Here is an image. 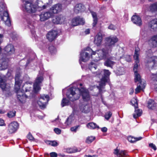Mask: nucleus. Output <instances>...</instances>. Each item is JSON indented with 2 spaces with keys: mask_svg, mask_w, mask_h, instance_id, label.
<instances>
[{
  "mask_svg": "<svg viewBox=\"0 0 157 157\" xmlns=\"http://www.w3.org/2000/svg\"><path fill=\"white\" fill-rule=\"evenodd\" d=\"M74 85H76L77 88L74 86L68 89L66 93L67 97L70 101H74L79 99L80 94L83 102H80L78 108L77 105H72L71 107L73 112L75 113L80 111L85 113L89 112L91 110V98L88 90L85 88L82 83H78L77 84L74 83Z\"/></svg>",
  "mask_w": 157,
  "mask_h": 157,
  "instance_id": "f257e3e1",
  "label": "nucleus"
},
{
  "mask_svg": "<svg viewBox=\"0 0 157 157\" xmlns=\"http://www.w3.org/2000/svg\"><path fill=\"white\" fill-rule=\"evenodd\" d=\"M107 54L108 52H106L105 49H98L93 51L90 48L87 47L81 51L79 63L81 64V62H86L90 58L94 61H98L105 59Z\"/></svg>",
  "mask_w": 157,
  "mask_h": 157,
  "instance_id": "f03ea898",
  "label": "nucleus"
},
{
  "mask_svg": "<svg viewBox=\"0 0 157 157\" xmlns=\"http://www.w3.org/2000/svg\"><path fill=\"white\" fill-rule=\"evenodd\" d=\"M23 4L21 5V9L24 12L29 13H33L37 11H40L45 9L47 6L43 5L41 1H37L36 3H32V0H22Z\"/></svg>",
  "mask_w": 157,
  "mask_h": 157,
  "instance_id": "7ed1b4c3",
  "label": "nucleus"
},
{
  "mask_svg": "<svg viewBox=\"0 0 157 157\" xmlns=\"http://www.w3.org/2000/svg\"><path fill=\"white\" fill-rule=\"evenodd\" d=\"M22 81L21 78V75L19 73H17L15 77L14 88L17 93L18 99L22 103H24L27 97L24 94V91L20 89V86Z\"/></svg>",
  "mask_w": 157,
  "mask_h": 157,
  "instance_id": "20e7f679",
  "label": "nucleus"
},
{
  "mask_svg": "<svg viewBox=\"0 0 157 157\" xmlns=\"http://www.w3.org/2000/svg\"><path fill=\"white\" fill-rule=\"evenodd\" d=\"M111 74L109 70L104 69L99 70L96 72V76L101 78L100 82V86L98 87L99 92H101V88L105 86V83L109 82V76Z\"/></svg>",
  "mask_w": 157,
  "mask_h": 157,
  "instance_id": "39448f33",
  "label": "nucleus"
},
{
  "mask_svg": "<svg viewBox=\"0 0 157 157\" xmlns=\"http://www.w3.org/2000/svg\"><path fill=\"white\" fill-rule=\"evenodd\" d=\"M134 75L135 82H138L137 84V87L135 90V93L136 94L139 93L141 90L144 91L146 83L144 81L142 80L140 76L137 71H135Z\"/></svg>",
  "mask_w": 157,
  "mask_h": 157,
  "instance_id": "423d86ee",
  "label": "nucleus"
},
{
  "mask_svg": "<svg viewBox=\"0 0 157 157\" xmlns=\"http://www.w3.org/2000/svg\"><path fill=\"white\" fill-rule=\"evenodd\" d=\"M106 41V45L109 47V49L103 48L101 49H105L106 52H108L107 57L108 56L109 53L111 51V47L112 46L114 45L118 41V39L116 36L111 35L109 36L106 37L105 38Z\"/></svg>",
  "mask_w": 157,
  "mask_h": 157,
  "instance_id": "0eeeda50",
  "label": "nucleus"
},
{
  "mask_svg": "<svg viewBox=\"0 0 157 157\" xmlns=\"http://www.w3.org/2000/svg\"><path fill=\"white\" fill-rule=\"evenodd\" d=\"M49 100V97L48 95H41L37 103L40 107L42 109L45 108L46 104Z\"/></svg>",
  "mask_w": 157,
  "mask_h": 157,
  "instance_id": "6e6552de",
  "label": "nucleus"
},
{
  "mask_svg": "<svg viewBox=\"0 0 157 157\" xmlns=\"http://www.w3.org/2000/svg\"><path fill=\"white\" fill-rule=\"evenodd\" d=\"M42 76L38 75L33 85V91L35 93L38 92L40 89V84L43 80Z\"/></svg>",
  "mask_w": 157,
  "mask_h": 157,
  "instance_id": "1a4fd4ad",
  "label": "nucleus"
},
{
  "mask_svg": "<svg viewBox=\"0 0 157 157\" xmlns=\"http://www.w3.org/2000/svg\"><path fill=\"white\" fill-rule=\"evenodd\" d=\"M147 63L149 66L152 68L156 69L157 67V57L155 56H148L147 57Z\"/></svg>",
  "mask_w": 157,
  "mask_h": 157,
  "instance_id": "9d476101",
  "label": "nucleus"
},
{
  "mask_svg": "<svg viewBox=\"0 0 157 157\" xmlns=\"http://www.w3.org/2000/svg\"><path fill=\"white\" fill-rule=\"evenodd\" d=\"M18 127L19 124L17 122H12L8 125L7 131L9 134L14 133L18 129Z\"/></svg>",
  "mask_w": 157,
  "mask_h": 157,
  "instance_id": "9b49d317",
  "label": "nucleus"
},
{
  "mask_svg": "<svg viewBox=\"0 0 157 157\" xmlns=\"http://www.w3.org/2000/svg\"><path fill=\"white\" fill-rule=\"evenodd\" d=\"M85 22V20L83 18L80 16H77L72 19L71 24L72 26H75L78 25H83Z\"/></svg>",
  "mask_w": 157,
  "mask_h": 157,
  "instance_id": "f8f14e48",
  "label": "nucleus"
},
{
  "mask_svg": "<svg viewBox=\"0 0 157 157\" xmlns=\"http://www.w3.org/2000/svg\"><path fill=\"white\" fill-rule=\"evenodd\" d=\"M8 60L2 56L0 53V70H4L7 68L8 67Z\"/></svg>",
  "mask_w": 157,
  "mask_h": 157,
  "instance_id": "ddd939ff",
  "label": "nucleus"
},
{
  "mask_svg": "<svg viewBox=\"0 0 157 157\" xmlns=\"http://www.w3.org/2000/svg\"><path fill=\"white\" fill-rule=\"evenodd\" d=\"M140 55V49L139 48H136L135 49L134 54V55L133 57L135 60V62L136 63L133 67V71L134 72L135 71H137V68L138 67V63L139 62V56Z\"/></svg>",
  "mask_w": 157,
  "mask_h": 157,
  "instance_id": "4468645a",
  "label": "nucleus"
},
{
  "mask_svg": "<svg viewBox=\"0 0 157 157\" xmlns=\"http://www.w3.org/2000/svg\"><path fill=\"white\" fill-rule=\"evenodd\" d=\"M66 21V17L61 15L56 16L52 19L53 22L56 24H63Z\"/></svg>",
  "mask_w": 157,
  "mask_h": 157,
  "instance_id": "2eb2a0df",
  "label": "nucleus"
},
{
  "mask_svg": "<svg viewBox=\"0 0 157 157\" xmlns=\"http://www.w3.org/2000/svg\"><path fill=\"white\" fill-rule=\"evenodd\" d=\"M53 16V13L50 11L42 13L40 15V21H44Z\"/></svg>",
  "mask_w": 157,
  "mask_h": 157,
  "instance_id": "dca6fc26",
  "label": "nucleus"
},
{
  "mask_svg": "<svg viewBox=\"0 0 157 157\" xmlns=\"http://www.w3.org/2000/svg\"><path fill=\"white\" fill-rule=\"evenodd\" d=\"M85 10L86 7L84 5L81 3L76 4L74 6V12L76 13L83 12Z\"/></svg>",
  "mask_w": 157,
  "mask_h": 157,
  "instance_id": "f3484780",
  "label": "nucleus"
},
{
  "mask_svg": "<svg viewBox=\"0 0 157 157\" xmlns=\"http://www.w3.org/2000/svg\"><path fill=\"white\" fill-rule=\"evenodd\" d=\"M2 14H3V16H0L2 20L4 22L6 25L8 26H10L11 25V22L8 12L6 11Z\"/></svg>",
  "mask_w": 157,
  "mask_h": 157,
  "instance_id": "a211bd4d",
  "label": "nucleus"
},
{
  "mask_svg": "<svg viewBox=\"0 0 157 157\" xmlns=\"http://www.w3.org/2000/svg\"><path fill=\"white\" fill-rule=\"evenodd\" d=\"M57 35V32L55 30L49 31L47 34V38L50 41H52L56 38Z\"/></svg>",
  "mask_w": 157,
  "mask_h": 157,
  "instance_id": "6ab92c4d",
  "label": "nucleus"
},
{
  "mask_svg": "<svg viewBox=\"0 0 157 157\" xmlns=\"http://www.w3.org/2000/svg\"><path fill=\"white\" fill-rule=\"evenodd\" d=\"M5 51L8 55L14 54L15 51L14 46L11 44L7 45L4 48Z\"/></svg>",
  "mask_w": 157,
  "mask_h": 157,
  "instance_id": "aec40b11",
  "label": "nucleus"
},
{
  "mask_svg": "<svg viewBox=\"0 0 157 157\" xmlns=\"http://www.w3.org/2000/svg\"><path fill=\"white\" fill-rule=\"evenodd\" d=\"M102 36L101 33H98L96 35L94 38V44L97 46H100L102 44Z\"/></svg>",
  "mask_w": 157,
  "mask_h": 157,
  "instance_id": "412c9836",
  "label": "nucleus"
},
{
  "mask_svg": "<svg viewBox=\"0 0 157 157\" xmlns=\"http://www.w3.org/2000/svg\"><path fill=\"white\" fill-rule=\"evenodd\" d=\"M62 6L60 4H57L53 6L51 9L50 11L53 13H56L61 11Z\"/></svg>",
  "mask_w": 157,
  "mask_h": 157,
  "instance_id": "4be33fe9",
  "label": "nucleus"
},
{
  "mask_svg": "<svg viewBox=\"0 0 157 157\" xmlns=\"http://www.w3.org/2000/svg\"><path fill=\"white\" fill-rule=\"evenodd\" d=\"M98 61L96 62L93 61H92L89 65V68L90 70L92 72V73L95 74V75L96 76V72L97 71H95V70L96 69L97 66L98 65Z\"/></svg>",
  "mask_w": 157,
  "mask_h": 157,
  "instance_id": "5701e85b",
  "label": "nucleus"
},
{
  "mask_svg": "<svg viewBox=\"0 0 157 157\" xmlns=\"http://www.w3.org/2000/svg\"><path fill=\"white\" fill-rule=\"evenodd\" d=\"M149 27L152 30H157V19H154L151 21L149 24Z\"/></svg>",
  "mask_w": 157,
  "mask_h": 157,
  "instance_id": "b1692460",
  "label": "nucleus"
},
{
  "mask_svg": "<svg viewBox=\"0 0 157 157\" xmlns=\"http://www.w3.org/2000/svg\"><path fill=\"white\" fill-rule=\"evenodd\" d=\"M112 57L107 58L104 63L105 66L112 68L113 66L115 64V62L112 61Z\"/></svg>",
  "mask_w": 157,
  "mask_h": 157,
  "instance_id": "393cba45",
  "label": "nucleus"
},
{
  "mask_svg": "<svg viewBox=\"0 0 157 157\" xmlns=\"http://www.w3.org/2000/svg\"><path fill=\"white\" fill-rule=\"evenodd\" d=\"M132 21L135 24L140 26L142 24V21L140 17L137 16H133L132 18Z\"/></svg>",
  "mask_w": 157,
  "mask_h": 157,
  "instance_id": "a878e982",
  "label": "nucleus"
},
{
  "mask_svg": "<svg viewBox=\"0 0 157 157\" xmlns=\"http://www.w3.org/2000/svg\"><path fill=\"white\" fill-rule=\"evenodd\" d=\"M0 86L3 90H6L10 87L8 85L6 84L5 80L0 78Z\"/></svg>",
  "mask_w": 157,
  "mask_h": 157,
  "instance_id": "bb28decb",
  "label": "nucleus"
},
{
  "mask_svg": "<svg viewBox=\"0 0 157 157\" xmlns=\"http://www.w3.org/2000/svg\"><path fill=\"white\" fill-rule=\"evenodd\" d=\"M114 153L118 157H124L127 155V153L125 151L117 149L114 150Z\"/></svg>",
  "mask_w": 157,
  "mask_h": 157,
  "instance_id": "cd10ccee",
  "label": "nucleus"
},
{
  "mask_svg": "<svg viewBox=\"0 0 157 157\" xmlns=\"http://www.w3.org/2000/svg\"><path fill=\"white\" fill-rule=\"evenodd\" d=\"M75 117L73 114H71L67 119L65 124L67 126L70 125L74 121L75 119Z\"/></svg>",
  "mask_w": 157,
  "mask_h": 157,
  "instance_id": "c85d7f7f",
  "label": "nucleus"
},
{
  "mask_svg": "<svg viewBox=\"0 0 157 157\" xmlns=\"http://www.w3.org/2000/svg\"><path fill=\"white\" fill-rule=\"evenodd\" d=\"M86 126L88 128L91 129L99 128V126L94 122L89 123L86 124Z\"/></svg>",
  "mask_w": 157,
  "mask_h": 157,
  "instance_id": "c756f323",
  "label": "nucleus"
},
{
  "mask_svg": "<svg viewBox=\"0 0 157 157\" xmlns=\"http://www.w3.org/2000/svg\"><path fill=\"white\" fill-rule=\"evenodd\" d=\"M138 107L135 108V112L133 114V117L134 118H136L137 117L140 116L142 114V110L138 109Z\"/></svg>",
  "mask_w": 157,
  "mask_h": 157,
  "instance_id": "7c9ffc66",
  "label": "nucleus"
},
{
  "mask_svg": "<svg viewBox=\"0 0 157 157\" xmlns=\"http://www.w3.org/2000/svg\"><path fill=\"white\" fill-rule=\"evenodd\" d=\"M149 9L151 12L157 13V2L151 4L149 6Z\"/></svg>",
  "mask_w": 157,
  "mask_h": 157,
  "instance_id": "2f4dec72",
  "label": "nucleus"
},
{
  "mask_svg": "<svg viewBox=\"0 0 157 157\" xmlns=\"http://www.w3.org/2000/svg\"><path fill=\"white\" fill-rule=\"evenodd\" d=\"M156 106V104L154 100L150 99L148 101V108L154 109Z\"/></svg>",
  "mask_w": 157,
  "mask_h": 157,
  "instance_id": "473e14b6",
  "label": "nucleus"
},
{
  "mask_svg": "<svg viewBox=\"0 0 157 157\" xmlns=\"http://www.w3.org/2000/svg\"><path fill=\"white\" fill-rule=\"evenodd\" d=\"M142 137H140L138 138H134L132 136H129L128 138V141L131 143H133L137 141L141 140Z\"/></svg>",
  "mask_w": 157,
  "mask_h": 157,
  "instance_id": "72a5a7b5",
  "label": "nucleus"
},
{
  "mask_svg": "<svg viewBox=\"0 0 157 157\" xmlns=\"http://www.w3.org/2000/svg\"><path fill=\"white\" fill-rule=\"evenodd\" d=\"M149 43L152 44L154 47L157 46V35L152 37L149 41Z\"/></svg>",
  "mask_w": 157,
  "mask_h": 157,
  "instance_id": "f704fd0d",
  "label": "nucleus"
},
{
  "mask_svg": "<svg viewBox=\"0 0 157 157\" xmlns=\"http://www.w3.org/2000/svg\"><path fill=\"white\" fill-rule=\"evenodd\" d=\"M91 14L93 17V23L92 24L93 26L95 27L98 22V18L96 14L94 12H91Z\"/></svg>",
  "mask_w": 157,
  "mask_h": 157,
  "instance_id": "c9c22d12",
  "label": "nucleus"
},
{
  "mask_svg": "<svg viewBox=\"0 0 157 157\" xmlns=\"http://www.w3.org/2000/svg\"><path fill=\"white\" fill-rule=\"evenodd\" d=\"M6 5L2 2H0V15L5 12Z\"/></svg>",
  "mask_w": 157,
  "mask_h": 157,
  "instance_id": "e433bc0d",
  "label": "nucleus"
},
{
  "mask_svg": "<svg viewBox=\"0 0 157 157\" xmlns=\"http://www.w3.org/2000/svg\"><path fill=\"white\" fill-rule=\"evenodd\" d=\"M32 85L30 84L26 83L23 86V88H25V91H29L32 90Z\"/></svg>",
  "mask_w": 157,
  "mask_h": 157,
  "instance_id": "4c0bfd02",
  "label": "nucleus"
},
{
  "mask_svg": "<svg viewBox=\"0 0 157 157\" xmlns=\"http://www.w3.org/2000/svg\"><path fill=\"white\" fill-rule=\"evenodd\" d=\"M66 151L69 153H72L78 152L77 148L76 147L68 148L66 149Z\"/></svg>",
  "mask_w": 157,
  "mask_h": 157,
  "instance_id": "58836bf2",
  "label": "nucleus"
},
{
  "mask_svg": "<svg viewBox=\"0 0 157 157\" xmlns=\"http://www.w3.org/2000/svg\"><path fill=\"white\" fill-rule=\"evenodd\" d=\"M95 139V137L93 136H90L88 137L86 139V142L87 144H90L92 143Z\"/></svg>",
  "mask_w": 157,
  "mask_h": 157,
  "instance_id": "ea45409f",
  "label": "nucleus"
},
{
  "mask_svg": "<svg viewBox=\"0 0 157 157\" xmlns=\"http://www.w3.org/2000/svg\"><path fill=\"white\" fill-rule=\"evenodd\" d=\"M48 50L52 54H55L56 52V48L52 45H51L49 46Z\"/></svg>",
  "mask_w": 157,
  "mask_h": 157,
  "instance_id": "a19ab883",
  "label": "nucleus"
},
{
  "mask_svg": "<svg viewBox=\"0 0 157 157\" xmlns=\"http://www.w3.org/2000/svg\"><path fill=\"white\" fill-rule=\"evenodd\" d=\"M69 101L66 99L65 98H63L62 100L61 103V105L62 107L68 105L69 104Z\"/></svg>",
  "mask_w": 157,
  "mask_h": 157,
  "instance_id": "79ce46f5",
  "label": "nucleus"
},
{
  "mask_svg": "<svg viewBox=\"0 0 157 157\" xmlns=\"http://www.w3.org/2000/svg\"><path fill=\"white\" fill-rule=\"evenodd\" d=\"M131 102L132 105L134 106L135 108L138 107L137 101V99L136 98H133L131 100Z\"/></svg>",
  "mask_w": 157,
  "mask_h": 157,
  "instance_id": "37998d69",
  "label": "nucleus"
},
{
  "mask_svg": "<svg viewBox=\"0 0 157 157\" xmlns=\"http://www.w3.org/2000/svg\"><path fill=\"white\" fill-rule=\"evenodd\" d=\"M46 143L48 144L53 146H57L58 145L57 143L55 141H47Z\"/></svg>",
  "mask_w": 157,
  "mask_h": 157,
  "instance_id": "c03bdc74",
  "label": "nucleus"
},
{
  "mask_svg": "<svg viewBox=\"0 0 157 157\" xmlns=\"http://www.w3.org/2000/svg\"><path fill=\"white\" fill-rule=\"evenodd\" d=\"M112 115V113L110 111H108L106 113L105 117L107 120H109Z\"/></svg>",
  "mask_w": 157,
  "mask_h": 157,
  "instance_id": "a18cd8bd",
  "label": "nucleus"
},
{
  "mask_svg": "<svg viewBox=\"0 0 157 157\" xmlns=\"http://www.w3.org/2000/svg\"><path fill=\"white\" fill-rule=\"evenodd\" d=\"M16 112L14 111H10L7 114V116L9 118H12L14 117L15 115Z\"/></svg>",
  "mask_w": 157,
  "mask_h": 157,
  "instance_id": "49530a36",
  "label": "nucleus"
},
{
  "mask_svg": "<svg viewBox=\"0 0 157 157\" xmlns=\"http://www.w3.org/2000/svg\"><path fill=\"white\" fill-rule=\"evenodd\" d=\"M79 127V125H77L72 127L71 128V130L72 132H76Z\"/></svg>",
  "mask_w": 157,
  "mask_h": 157,
  "instance_id": "de8ad7c7",
  "label": "nucleus"
},
{
  "mask_svg": "<svg viewBox=\"0 0 157 157\" xmlns=\"http://www.w3.org/2000/svg\"><path fill=\"white\" fill-rule=\"evenodd\" d=\"M151 77L153 80L157 81V73L155 74H152Z\"/></svg>",
  "mask_w": 157,
  "mask_h": 157,
  "instance_id": "09e8293b",
  "label": "nucleus"
},
{
  "mask_svg": "<svg viewBox=\"0 0 157 157\" xmlns=\"http://www.w3.org/2000/svg\"><path fill=\"white\" fill-rule=\"evenodd\" d=\"M54 131L56 133L58 134H60L61 132V130L58 128H54Z\"/></svg>",
  "mask_w": 157,
  "mask_h": 157,
  "instance_id": "8fccbe9b",
  "label": "nucleus"
},
{
  "mask_svg": "<svg viewBox=\"0 0 157 157\" xmlns=\"http://www.w3.org/2000/svg\"><path fill=\"white\" fill-rule=\"evenodd\" d=\"M100 86V84H99V86H98L96 87V86H94V90L95 89H97V88L98 89V92L99 93H100V94H101L102 93V90H103L104 89V86H103V88H101V92H99V89H98V87Z\"/></svg>",
  "mask_w": 157,
  "mask_h": 157,
  "instance_id": "3c124183",
  "label": "nucleus"
},
{
  "mask_svg": "<svg viewBox=\"0 0 157 157\" xmlns=\"http://www.w3.org/2000/svg\"><path fill=\"white\" fill-rule=\"evenodd\" d=\"M6 125L4 120L2 119H0V126H5Z\"/></svg>",
  "mask_w": 157,
  "mask_h": 157,
  "instance_id": "603ef678",
  "label": "nucleus"
},
{
  "mask_svg": "<svg viewBox=\"0 0 157 157\" xmlns=\"http://www.w3.org/2000/svg\"><path fill=\"white\" fill-rule=\"evenodd\" d=\"M27 137L28 139H29L30 140H32L34 139V138L32 135L30 133H29L27 135Z\"/></svg>",
  "mask_w": 157,
  "mask_h": 157,
  "instance_id": "864d4df0",
  "label": "nucleus"
},
{
  "mask_svg": "<svg viewBox=\"0 0 157 157\" xmlns=\"http://www.w3.org/2000/svg\"><path fill=\"white\" fill-rule=\"evenodd\" d=\"M50 155L51 157H57V154L55 152H52L50 153Z\"/></svg>",
  "mask_w": 157,
  "mask_h": 157,
  "instance_id": "5fc2aeb1",
  "label": "nucleus"
},
{
  "mask_svg": "<svg viewBox=\"0 0 157 157\" xmlns=\"http://www.w3.org/2000/svg\"><path fill=\"white\" fill-rule=\"evenodd\" d=\"M108 28L109 29H111V30H115L116 29V27L113 25H110L109 26Z\"/></svg>",
  "mask_w": 157,
  "mask_h": 157,
  "instance_id": "6e6d98bb",
  "label": "nucleus"
},
{
  "mask_svg": "<svg viewBox=\"0 0 157 157\" xmlns=\"http://www.w3.org/2000/svg\"><path fill=\"white\" fill-rule=\"evenodd\" d=\"M3 36L2 34H0V44L2 43L3 41ZM1 48L0 47V53H1Z\"/></svg>",
  "mask_w": 157,
  "mask_h": 157,
  "instance_id": "4d7b16f0",
  "label": "nucleus"
},
{
  "mask_svg": "<svg viewBox=\"0 0 157 157\" xmlns=\"http://www.w3.org/2000/svg\"><path fill=\"white\" fill-rule=\"evenodd\" d=\"M150 147L153 148L155 150L156 149V148L155 145L153 144H149Z\"/></svg>",
  "mask_w": 157,
  "mask_h": 157,
  "instance_id": "13d9d810",
  "label": "nucleus"
},
{
  "mask_svg": "<svg viewBox=\"0 0 157 157\" xmlns=\"http://www.w3.org/2000/svg\"><path fill=\"white\" fill-rule=\"evenodd\" d=\"M101 130L102 132H107V129L105 127L102 128H101Z\"/></svg>",
  "mask_w": 157,
  "mask_h": 157,
  "instance_id": "bf43d9fd",
  "label": "nucleus"
},
{
  "mask_svg": "<svg viewBox=\"0 0 157 157\" xmlns=\"http://www.w3.org/2000/svg\"><path fill=\"white\" fill-rule=\"evenodd\" d=\"M90 33V30L89 29H86L84 32L85 34L87 35L89 34Z\"/></svg>",
  "mask_w": 157,
  "mask_h": 157,
  "instance_id": "052dcab7",
  "label": "nucleus"
},
{
  "mask_svg": "<svg viewBox=\"0 0 157 157\" xmlns=\"http://www.w3.org/2000/svg\"><path fill=\"white\" fill-rule=\"evenodd\" d=\"M11 75V70H9L7 72L6 76L7 77H10Z\"/></svg>",
  "mask_w": 157,
  "mask_h": 157,
  "instance_id": "680f3d73",
  "label": "nucleus"
},
{
  "mask_svg": "<svg viewBox=\"0 0 157 157\" xmlns=\"http://www.w3.org/2000/svg\"><path fill=\"white\" fill-rule=\"evenodd\" d=\"M28 26L30 29H33V26L32 25H31V23L30 22H28Z\"/></svg>",
  "mask_w": 157,
  "mask_h": 157,
  "instance_id": "e2e57ef3",
  "label": "nucleus"
},
{
  "mask_svg": "<svg viewBox=\"0 0 157 157\" xmlns=\"http://www.w3.org/2000/svg\"><path fill=\"white\" fill-rule=\"evenodd\" d=\"M134 89L133 88H131L130 90L129 94L131 95L134 92Z\"/></svg>",
  "mask_w": 157,
  "mask_h": 157,
  "instance_id": "0e129e2a",
  "label": "nucleus"
},
{
  "mask_svg": "<svg viewBox=\"0 0 157 157\" xmlns=\"http://www.w3.org/2000/svg\"><path fill=\"white\" fill-rule=\"evenodd\" d=\"M121 70L122 71L121 72L120 74V75H121L123 74V73H124V68L123 67H122L121 69Z\"/></svg>",
  "mask_w": 157,
  "mask_h": 157,
  "instance_id": "69168bd1",
  "label": "nucleus"
},
{
  "mask_svg": "<svg viewBox=\"0 0 157 157\" xmlns=\"http://www.w3.org/2000/svg\"><path fill=\"white\" fill-rule=\"evenodd\" d=\"M127 57H128V59H126V60L127 61L129 62L131 61V58L130 57V56H127Z\"/></svg>",
  "mask_w": 157,
  "mask_h": 157,
  "instance_id": "338daca9",
  "label": "nucleus"
},
{
  "mask_svg": "<svg viewBox=\"0 0 157 157\" xmlns=\"http://www.w3.org/2000/svg\"><path fill=\"white\" fill-rule=\"evenodd\" d=\"M84 157H95V156L94 155L93 156H91L90 155H85Z\"/></svg>",
  "mask_w": 157,
  "mask_h": 157,
  "instance_id": "774afa93",
  "label": "nucleus"
}]
</instances>
